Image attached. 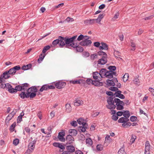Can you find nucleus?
Segmentation results:
<instances>
[{"label":"nucleus","instance_id":"nucleus-47","mask_svg":"<svg viewBox=\"0 0 154 154\" xmlns=\"http://www.w3.org/2000/svg\"><path fill=\"white\" fill-rule=\"evenodd\" d=\"M50 47L49 45L45 46L42 50V53H45L47 50L50 49Z\"/></svg>","mask_w":154,"mask_h":154},{"label":"nucleus","instance_id":"nucleus-42","mask_svg":"<svg viewBox=\"0 0 154 154\" xmlns=\"http://www.w3.org/2000/svg\"><path fill=\"white\" fill-rule=\"evenodd\" d=\"M66 111L68 112H70L71 111V108L70 106V104H67L66 105Z\"/></svg>","mask_w":154,"mask_h":154},{"label":"nucleus","instance_id":"nucleus-61","mask_svg":"<svg viewBox=\"0 0 154 154\" xmlns=\"http://www.w3.org/2000/svg\"><path fill=\"white\" fill-rule=\"evenodd\" d=\"M71 125L75 127L77 125V123L75 121H73L70 122Z\"/></svg>","mask_w":154,"mask_h":154},{"label":"nucleus","instance_id":"nucleus-57","mask_svg":"<svg viewBox=\"0 0 154 154\" xmlns=\"http://www.w3.org/2000/svg\"><path fill=\"white\" fill-rule=\"evenodd\" d=\"M115 96L116 97H119V98L122 99H124L125 98V96L123 94H119L118 95H116V96Z\"/></svg>","mask_w":154,"mask_h":154},{"label":"nucleus","instance_id":"nucleus-40","mask_svg":"<svg viewBox=\"0 0 154 154\" xmlns=\"http://www.w3.org/2000/svg\"><path fill=\"white\" fill-rule=\"evenodd\" d=\"M114 55L115 57L118 58H119L120 56L121 53L117 51H115L114 52Z\"/></svg>","mask_w":154,"mask_h":154},{"label":"nucleus","instance_id":"nucleus-35","mask_svg":"<svg viewBox=\"0 0 154 154\" xmlns=\"http://www.w3.org/2000/svg\"><path fill=\"white\" fill-rule=\"evenodd\" d=\"M81 80H74L70 81L69 82L70 83H72L73 84H80L81 83L80 82L82 81Z\"/></svg>","mask_w":154,"mask_h":154},{"label":"nucleus","instance_id":"nucleus-4","mask_svg":"<svg viewBox=\"0 0 154 154\" xmlns=\"http://www.w3.org/2000/svg\"><path fill=\"white\" fill-rule=\"evenodd\" d=\"M20 69V67L19 66H17L14 67L13 68L10 69L8 71V72L10 75H14L17 70Z\"/></svg>","mask_w":154,"mask_h":154},{"label":"nucleus","instance_id":"nucleus-50","mask_svg":"<svg viewBox=\"0 0 154 154\" xmlns=\"http://www.w3.org/2000/svg\"><path fill=\"white\" fill-rule=\"evenodd\" d=\"M19 140L18 139H15L13 141V143L14 145L17 146L19 143Z\"/></svg>","mask_w":154,"mask_h":154},{"label":"nucleus","instance_id":"nucleus-31","mask_svg":"<svg viewBox=\"0 0 154 154\" xmlns=\"http://www.w3.org/2000/svg\"><path fill=\"white\" fill-rule=\"evenodd\" d=\"M48 90V85H45L42 86L39 91L41 92H42L43 91H46Z\"/></svg>","mask_w":154,"mask_h":154},{"label":"nucleus","instance_id":"nucleus-9","mask_svg":"<svg viewBox=\"0 0 154 154\" xmlns=\"http://www.w3.org/2000/svg\"><path fill=\"white\" fill-rule=\"evenodd\" d=\"M16 109L14 110L7 117L6 121L8 122L16 114Z\"/></svg>","mask_w":154,"mask_h":154},{"label":"nucleus","instance_id":"nucleus-1","mask_svg":"<svg viewBox=\"0 0 154 154\" xmlns=\"http://www.w3.org/2000/svg\"><path fill=\"white\" fill-rule=\"evenodd\" d=\"M108 105H106L107 107L109 109H113L116 107V106L114 104L115 102L114 99L113 100V98L109 97L107 100Z\"/></svg>","mask_w":154,"mask_h":154},{"label":"nucleus","instance_id":"nucleus-34","mask_svg":"<svg viewBox=\"0 0 154 154\" xmlns=\"http://www.w3.org/2000/svg\"><path fill=\"white\" fill-rule=\"evenodd\" d=\"M123 115L125 118L128 119L130 116L129 111H124V112H123Z\"/></svg>","mask_w":154,"mask_h":154},{"label":"nucleus","instance_id":"nucleus-16","mask_svg":"<svg viewBox=\"0 0 154 154\" xmlns=\"http://www.w3.org/2000/svg\"><path fill=\"white\" fill-rule=\"evenodd\" d=\"M115 74V72L112 71H107L105 77L111 79L113 77V75Z\"/></svg>","mask_w":154,"mask_h":154},{"label":"nucleus","instance_id":"nucleus-24","mask_svg":"<svg viewBox=\"0 0 154 154\" xmlns=\"http://www.w3.org/2000/svg\"><path fill=\"white\" fill-rule=\"evenodd\" d=\"M86 144L88 146H91L92 145L93 142L91 139L90 138H87L86 139Z\"/></svg>","mask_w":154,"mask_h":154},{"label":"nucleus","instance_id":"nucleus-55","mask_svg":"<svg viewBox=\"0 0 154 154\" xmlns=\"http://www.w3.org/2000/svg\"><path fill=\"white\" fill-rule=\"evenodd\" d=\"M36 94L35 92H32L29 95V97L31 98H33L36 96Z\"/></svg>","mask_w":154,"mask_h":154},{"label":"nucleus","instance_id":"nucleus-3","mask_svg":"<svg viewBox=\"0 0 154 154\" xmlns=\"http://www.w3.org/2000/svg\"><path fill=\"white\" fill-rule=\"evenodd\" d=\"M36 141L35 140L32 141L29 143L28 146V149L27 152L29 153H30L34 150L35 148Z\"/></svg>","mask_w":154,"mask_h":154},{"label":"nucleus","instance_id":"nucleus-52","mask_svg":"<svg viewBox=\"0 0 154 154\" xmlns=\"http://www.w3.org/2000/svg\"><path fill=\"white\" fill-rule=\"evenodd\" d=\"M9 92L11 93H15L17 92V91H16L15 88H11V89L10 88L9 90H8Z\"/></svg>","mask_w":154,"mask_h":154},{"label":"nucleus","instance_id":"nucleus-36","mask_svg":"<svg viewBox=\"0 0 154 154\" xmlns=\"http://www.w3.org/2000/svg\"><path fill=\"white\" fill-rule=\"evenodd\" d=\"M22 89L23 90H24V91H27V88L29 87V85L27 83H25L22 85Z\"/></svg>","mask_w":154,"mask_h":154},{"label":"nucleus","instance_id":"nucleus-26","mask_svg":"<svg viewBox=\"0 0 154 154\" xmlns=\"http://www.w3.org/2000/svg\"><path fill=\"white\" fill-rule=\"evenodd\" d=\"M10 74L8 72V71H6L4 72L1 75L2 77H3L4 79H7L10 77Z\"/></svg>","mask_w":154,"mask_h":154},{"label":"nucleus","instance_id":"nucleus-5","mask_svg":"<svg viewBox=\"0 0 154 154\" xmlns=\"http://www.w3.org/2000/svg\"><path fill=\"white\" fill-rule=\"evenodd\" d=\"M66 85V83L62 81H58L55 84L56 88L59 89L63 88Z\"/></svg>","mask_w":154,"mask_h":154},{"label":"nucleus","instance_id":"nucleus-54","mask_svg":"<svg viewBox=\"0 0 154 154\" xmlns=\"http://www.w3.org/2000/svg\"><path fill=\"white\" fill-rule=\"evenodd\" d=\"M154 17V15H150L149 17H146L143 18V19L145 20H150L152 19Z\"/></svg>","mask_w":154,"mask_h":154},{"label":"nucleus","instance_id":"nucleus-13","mask_svg":"<svg viewBox=\"0 0 154 154\" xmlns=\"http://www.w3.org/2000/svg\"><path fill=\"white\" fill-rule=\"evenodd\" d=\"M107 62V56L102 57V58L98 60V64L104 65Z\"/></svg>","mask_w":154,"mask_h":154},{"label":"nucleus","instance_id":"nucleus-45","mask_svg":"<svg viewBox=\"0 0 154 154\" xmlns=\"http://www.w3.org/2000/svg\"><path fill=\"white\" fill-rule=\"evenodd\" d=\"M131 46L133 47V48L131 49V50L134 51L135 49V44L133 42V41L132 40L130 41Z\"/></svg>","mask_w":154,"mask_h":154},{"label":"nucleus","instance_id":"nucleus-20","mask_svg":"<svg viewBox=\"0 0 154 154\" xmlns=\"http://www.w3.org/2000/svg\"><path fill=\"white\" fill-rule=\"evenodd\" d=\"M84 23L85 24L87 25L93 24L95 23V20L94 19L86 20H84Z\"/></svg>","mask_w":154,"mask_h":154},{"label":"nucleus","instance_id":"nucleus-12","mask_svg":"<svg viewBox=\"0 0 154 154\" xmlns=\"http://www.w3.org/2000/svg\"><path fill=\"white\" fill-rule=\"evenodd\" d=\"M93 79L95 80L101 81L102 79L100 74L97 72L93 73Z\"/></svg>","mask_w":154,"mask_h":154},{"label":"nucleus","instance_id":"nucleus-23","mask_svg":"<svg viewBox=\"0 0 154 154\" xmlns=\"http://www.w3.org/2000/svg\"><path fill=\"white\" fill-rule=\"evenodd\" d=\"M107 71L105 69H102L100 70L99 73L101 78L105 77Z\"/></svg>","mask_w":154,"mask_h":154},{"label":"nucleus","instance_id":"nucleus-29","mask_svg":"<svg viewBox=\"0 0 154 154\" xmlns=\"http://www.w3.org/2000/svg\"><path fill=\"white\" fill-rule=\"evenodd\" d=\"M100 81L97 80L94 81L93 82V85L95 86H102L103 85V83L102 82H100Z\"/></svg>","mask_w":154,"mask_h":154},{"label":"nucleus","instance_id":"nucleus-21","mask_svg":"<svg viewBox=\"0 0 154 154\" xmlns=\"http://www.w3.org/2000/svg\"><path fill=\"white\" fill-rule=\"evenodd\" d=\"M99 47V49L100 50H107L108 49V46L107 44L104 43H101Z\"/></svg>","mask_w":154,"mask_h":154},{"label":"nucleus","instance_id":"nucleus-32","mask_svg":"<svg viewBox=\"0 0 154 154\" xmlns=\"http://www.w3.org/2000/svg\"><path fill=\"white\" fill-rule=\"evenodd\" d=\"M150 147V145L148 141H146L145 143V150H149Z\"/></svg>","mask_w":154,"mask_h":154},{"label":"nucleus","instance_id":"nucleus-58","mask_svg":"<svg viewBox=\"0 0 154 154\" xmlns=\"http://www.w3.org/2000/svg\"><path fill=\"white\" fill-rule=\"evenodd\" d=\"M139 82V79L137 78H135L133 80L134 82L136 84H138V83Z\"/></svg>","mask_w":154,"mask_h":154},{"label":"nucleus","instance_id":"nucleus-27","mask_svg":"<svg viewBox=\"0 0 154 154\" xmlns=\"http://www.w3.org/2000/svg\"><path fill=\"white\" fill-rule=\"evenodd\" d=\"M20 96L22 99H24L25 97L28 98L29 97V95L27 93H25V91L21 92L20 94Z\"/></svg>","mask_w":154,"mask_h":154},{"label":"nucleus","instance_id":"nucleus-53","mask_svg":"<svg viewBox=\"0 0 154 154\" xmlns=\"http://www.w3.org/2000/svg\"><path fill=\"white\" fill-rule=\"evenodd\" d=\"M94 81L90 79H88L86 80V82L88 85L92 84L93 85Z\"/></svg>","mask_w":154,"mask_h":154},{"label":"nucleus","instance_id":"nucleus-15","mask_svg":"<svg viewBox=\"0 0 154 154\" xmlns=\"http://www.w3.org/2000/svg\"><path fill=\"white\" fill-rule=\"evenodd\" d=\"M88 128L87 125L85 124L79 126L78 128V131L80 132H84L86 131V129Z\"/></svg>","mask_w":154,"mask_h":154},{"label":"nucleus","instance_id":"nucleus-37","mask_svg":"<svg viewBox=\"0 0 154 154\" xmlns=\"http://www.w3.org/2000/svg\"><path fill=\"white\" fill-rule=\"evenodd\" d=\"M118 154H126L124 148L122 147L120 148L118 152Z\"/></svg>","mask_w":154,"mask_h":154},{"label":"nucleus","instance_id":"nucleus-22","mask_svg":"<svg viewBox=\"0 0 154 154\" xmlns=\"http://www.w3.org/2000/svg\"><path fill=\"white\" fill-rule=\"evenodd\" d=\"M66 145V149L69 152H74L75 151V149L74 147L71 145Z\"/></svg>","mask_w":154,"mask_h":154},{"label":"nucleus","instance_id":"nucleus-64","mask_svg":"<svg viewBox=\"0 0 154 154\" xmlns=\"http://www.w3.org/2000/svg\"><path fill=\"white\" fill-rule=\"evenodd\" d=\"M84 36L82 35H80L78 38L77 40L80 41L82 40H83Z\"/></svg>","mask_w":154,"mask_h":154},{"label":"nucleus","instance_id":"nucleus-59","mask_svg":"<svg viewBox=\"0 0 154 154\" xmlns=\"http://www.w3.org/2000/svg\"><path fill=\"white\" fill-rule=\"evenodd\" d=\"M137 117L134 116H131L130 118V120L131 121L134 122L136 120Z\"/></svg>","mask_w":154,"mask_h":154},{"label":"nucleus","instance_id":"nucleus-28","mask_svg":"<svg viewBox=\"0 0 154 154\" xmlns=\"http://www.w3.org/2000/svg\"><path fill=\"white\" fill-rule=\"evenodd\" d=\"M129 121V119L124 117H122L120 118L118 120V122L119 123H124L126 122Z\"/></svg>","mask_w":154,"mask_h":154},{"label":"nucleus","instance_id":"nucleus-33","mask_svg":"<svg viewBox=\"0 0 154 154\" xmlns=\"http://www.w3.org/2000/svg\"><path fill=\"white\" fill-rule=\"evenodd\" d=\"M129 75L128 73H125L123 77V79L124 82H126L128 79Z\"/></svg>","mask_w":154,"mask_h":154},{"label":"nucleus","instance_id":"nucleus-46","mask_svg":"<svg viewBox=\"0 0 154 154\" xmlns=\"http://www.w3.org/2000/svg\"><path fill=\"white\" fill-rule=\"evenodd\" d=\"M98 55L96 54H91L90 56L91 59L94 60V59L97 58Z\"/></svg>","mask_w":154,"mask_h":154},{"label":"nucleus","instance_id":"nucleus-6","mask_svg":"<svg viewBox=\"0 0 154 154\" xmlns=\"http://www.w3.org/2000/svg\"><path fill=\"white\" fill-rule=\"evenodd\" d=\"M77 37V36H75L70 38H65L66 45L70 46V44L73 42V40Z\"/></svg>","mask_w":154,"mask_h":154},{"label":"nucleus","instance_id":"nucleus-51","mask_svg":"<svg viewBox=\"0 0 154 154\" xmlns=\"http://www.w3.org/2000/svg\"><path fill=\"white\" fill-rule=\"evenodd\" d=\"M59 39L58 38V39H57L54 41L52 42L53 45H56L58 44H59Z\"/></svg>","mask_w":154,"mask_h":154},{"label":"nucleus","instance_id":"nucleus-43","mask_svg":"<svg viewBox=\"0 0 154 154\" xmlns=\"http://www.w3.org/2000/svg\"><path fill=\"white\" fill-rule=\"evenodd\" d=\"M103 146L101 144H98L97 146V149L98 151H101L103 149Z\"/></svg>","mask_w":154,"mask_h":154},{"label":"nucleus","instance_id":"nucleus-38","mask_svg":"<svg viewBox=\"0 0 154 154\" xmlns=\"http://www.w3.org/2000/svg\"><path fill=\"white\" fill-rule=\"evenodd\" d=\"M32 66L31 64H28L26 66H24L22 67V69L24 70H26L30 68Z\"/></svg>","mask_w":154,"mask_h":154},{"label":"nucleus","instance_id":"nucleus-8","mask_svg":"<svg viewBox=\"0 0 154 154\" xmlns=\"http://www.w3.org/2000/svg\"><path fill=\"white\" fill-rule=\"evenodd\" d=\"M113 80H108L106 81L107 84L109 86H114L116 82H118L116 78H114Z\"/></svg>","mask_w":154,"mask_h":154},{"label":"nucleus","instance_id":"nucleus-63","mask_svg":"<svg viewBox=\"0 0 154 154\" xmlns=\"http://www.w3.org/2000/svg\"><path fill=\"white\" fill-rule=\"evenodd\" d=\"M94 45L97 47L99 48L100 46V42H96L94 43Z\"/></svg>","mask_w":154,"mask_h":154},{"label":"nucleus","instance_id":"nucleus-30","mask_svg":"<svg viewBox=\"0 0 154 154\" xmlns=\"http://www.w3.org/2000/svg\"><path fill=\"white\" fill-rule=\"evenodd\" d=\"M78 123L80 125H83L87 124L85 122L84 120L82 118H79L77 120Z\"/></svg>","mask_w":154,"mask_h":154},{"label":"nucleus","instance_id":"nucleus-18","mask_svg":"<svg viewBox=\"0 0 154 154\" xmlns=\"http://www.w3.org/2000/svg\"><path fill=\"white\" fill-rule=\"evenodd\" d=\"M37 91V89L34 86L29 88L27 89V93L29 95L32 92H36Z\"/></svg>","mask_w":154,"mask_h":154},{"label":"nucleus","instance_id":"nucleus-25","mask_svg":"<svg viewBox=\"0 0 154 154\" xmlns=\"http://www.w3.org/2000/svg\"><path fill=\"white\" fill-rule=\"evenodd\" d=\"M69 132L72 136H75L77 134V131L75 129H71L69 130Z\"/></svg>","mask_w":154,"mask_h":154},{"label":"nucleus","instance_id":"nucleus-49","mask_svg":"<svg viewBox=\"0 0 154 154\" xmlns=\"http://www.w3.org/2000/svg\"><path fill=\"white\" fill-rule=\"evenodd\" d=\"M76 48V50L78 52H82L83 51V48L81 46H78Z\"/></svg>","mask_w":154,"mask_h":154},{"label":"nucleus","instance_id":"nucleus-2","mask_svg":"<svg viewBox=\"0 0 154 154\" xmlns=\"http://www.w3.org/2000/svg\"><path fill=\"white\" fill-rule=\"evenodd\" d=\"M115 102L116 103L117 106L116 109L118 110H121L124 108V106L125 105L124 103L121 101L119 99L116 98L114 99Z\"/></svg>","mask_w":154,"mask_h":154},{"label":"nucleus","instance_id":"nucleus-17","mask_svg":"<svg viewBox=\"0 0 154 154\" xmlns=\"http://www.w3.org/2000/svg\"><path fill=\"white\" fill-rule=\"evenodd\" d=\"M91 43V41L90 40H84L81 42L80 43V45L81 46H88L90 45Z\"/></svg>","mask_w":154,"mask_h":154},{"label":"nucleus","instance_id":"nucleus-48","mask_svg":"<svg viewBox=\"0 0 154 154\" xmlns=\"http://www.w3.org/2000/svg\"><path fill=\"white\" fill-rule=\"evenodd\" d=\"M15 88L16 91H21L23 90L22 86L20 85L16 86Z\"/></svg>","mask_w":154,"mask_h":154},{"label":"nucleus","instance_id":"nucleus-60","mask_svg":"<svg viewBox=\"0 0 154 154\" xmlns=\"http://www.w3.org/2000/svg\"><path fill=\"white\" fill-rule=\"evenodd\" d=\"M109 69L110 70V71H114L116 69V67L115 66H110L109 68Z\"/></svg>","mask_w":154,"mask_h":154},{"label":"nucleus","instance_id":"nucleus-10","mask_svg":"<svg viewBox=\"0 0 154 154\" xmlns=\"http://www.w3.org/2000/svg\"><path fill=\"white\" fill-rule=\"evenodd\" d=\"M53 145L55 147H57L60 148L62 150H60V152H63L65 148L64 145L61 143H53Z\"/></svg>","mask_w":154,"mask_h":154},{"label":"nucleus","instance_id":"nucleus-56","mask_svg":"<svg viewBox=\"0 0 154 154\" xmlns=\"http://www.w3.org/2000/svg\"><path fill=\"white\" fill-rule=\"evenodd\" d=\"M130 123H126V122H124L123 124H122V125L123 127H127L128 126L130 125Z\"/></svg>","mask_w":154,"mask_h":154},{"label":"nucleus","instance_id":"nucleus-14","mask_svg":"<svg viewBox=\"0 0 154 154\" xmlns=\"http://www.w3.org/2000/svg\"><path fill=\"white\" fill-rule=\"evenodd\" d=\"M65 133L64 132H60L58 134V138L61 141L64 142L65 140V139L64 138Z\"/></svg>","mask_w":154,"mask_h":154},{"label":"nucleus","instance_id":"nucleus-62","mask_svg":"<svg viewBox=\"0 0 154 154\" xmlns=\"http://www.w3.org/2000/svg\"><path fill=\"white\" fill-rule=\"evenodd\" d=\"M24 130L27 133H28L29 134H30V130L29 128L28 127L25 128Z\"/></svg>","mask_w":154,"mask_h":154},{"label":"nucleus","instance_id":"nucleus-19","mask_svg":"<svg viewBox=\"0 0 154 154\" xmlns=\"http://www.w3.org/2000/svg\"><path fill=\"white\" fill-rule=\"evenodd\" d=\"M74 105L75 106H79L82 105L83 103V102L82 100L76 99L74 101Z\"/></svg>","mask_w":154,"mask_h":154},{"label":"nucleus","instance_id":"nucleus-39","mask_svg":"<svg viewBox=\"0 0 154 154\" xmlns=\"http://www.w3.org/2000/svg\"><path fill=\"white\" fill-rule=\"evenodd\" d=\"M136 138V136L135 135H132L131 136V138L130 139V143L132 144L135 141Z\"/></svg>","mask_w":154,"mask_h":154},{"label":"nucleus","instance_id":"nucleus-11","mask_svg":"<svg viewBox=\"0 0 154 154\" xmlns=\"http://www.w3.org/2000/svg\"><path fill=\"white\" fill-rule=\"evenodd\" d=\"M59 45L60 47H63L66 45L65 38L59 36Z\"/></svg>","mask_w":154,"mask_h":154},{"label":"nucleus","instance_id":"nucleus-7","mask_svg":"<svg viewBox=\"0 0 154 154\" xmlns=\"http://www.w3.org/2000/svg\"><path fill=\"white\" fill-rule=\"evenodd\" d=\"M66 140L67 142L66 144V145L72 144L74 140V138L71 135H67L66 137Z\"/></svg>","mask_w":154,"mask_h":154},{"label":"nucleus","instance_id":"nucleus-41","mask_svg":"<svg viewBox=\"0 0 154 154\" xmlns=\"http://www.w3.org/2000/svg\"><path fill=\"white\" fill-rule=\"evenodd\" d=\"M16 125V122H14V123L11 125L10 128V130L11 132H13L14 130V128H15Z\"/></svg>","mask_w":154,"mask_h":154},{"label":"nucleus","instance_id":"nucleus-44","mask_svg":"<svg viewBox=\"0 0 154 154\" xmlns=\"http://www.w3.org/2000/svg\"><path fill=\"white\" fill-rule=\"evenodd\" d=\"M97 55L100 56H103V57L107 56V54L104 52L102 51H100L98 52Z\"/></svg>","mask_w":154,"mask_h":154}]
</instances>
